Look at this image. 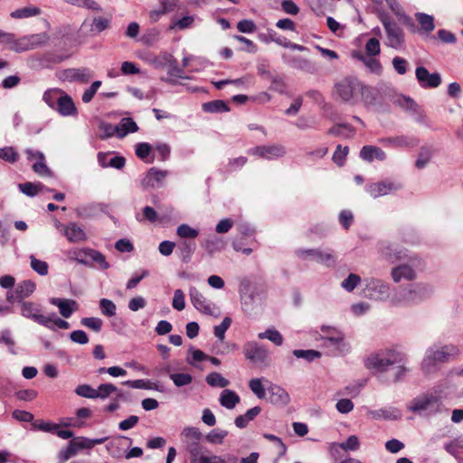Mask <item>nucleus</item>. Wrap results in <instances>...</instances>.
<instances>
[{
	"label": "nucleus",
	"instance_id": "nucleus-1",
	"mask_svg": "<svg viewBox=\"0 0 463 463\" xmlns=\"http://www.w3.org/2000/svg\"><path fill=\"white\" fill-rule=\"evenodd\" d=\"M459 354L458 348L454 345H441L434 343L429 346L422 358L420 368L425 375L437 373L444 364L450 362Z\"/></svg>",
	"mask_w": 463,
	"mask_h": 463
},
{
	"label": "nucleus",
	"instance_id": "nucleus-2",
	"mask_svg": "<svg viewBox=\"0 0 463 463\" xmlns=\"http://www.w3.org/2000/svg\"><path fill=\"white\" fill-rule=\"evenodd\" d=\"M360 97L366 108L377 110L383 109L388 102L402 107L405 101V97L402 94H398L392 87L386 86L384 89L379 90L364 83Z\"/></svg>",
	"mask_w": 463,
	"mask_h": 463
},
{
	"label": "nucleus",
	"instance_id": "nucleus-3",
	"mask_svg": "<svg viewBox=\"0 0 463 463\" xmlns=\"http://www.w3.org/2000/svg\"><path fill=\"white\" fill-rule=\"evenodd\" d=\"M21 315L28 319H31L37 324L50 329L55 330L56 328L68 329L70 324L57 317L55 313L49 315L42 314V307L39 304L32 301H20Z\"/></svg>",
	"mask_w": 463,
	"mask_h": 463
},
{
	"label": "nucleus",
	"instance_id": "nucleus-4",
	"mask_svg": "<svg viewBox=\"0 0 463 463\" xmlns=\"http://www.w3.org/2000/svg\"><path fill=\"white\" fill-rule=\"evenodd\" d=\"M403 360V354L395 348L381 350L372 354L364 360V366L369 370L376 372H386L391 366L401 364Z\"/></svg>",
	"mask_w": 463,
	"mask_h": 463
},
{
	"label": "nucleus",
	"instance_id": "nucleus-5",
	"mask_svg": "<svg viewBox=\"0 0 463 463\" xmlns=\"http://www.w3.org/2000/svg\"><path fill=\"white\" fill-rule=\"evenodd\" d=\"M363 83L355 77H346L335 84L334 93L341 101L350 105L358 103Z\"/></svg>",
	"mask_w": 463,
	"mask_h": 463
},
{
	"label": "nucleus",
	"instance_id": "nucleus-6",
	"mask_svg": "<svg viewBox=\"0 0 463 463\" xmlns=\"http://www.w3.org/2000/svg\"><path fill=\"white\" fill-rule=\"evenodd\" d=\"M404 239L402 236L392 240H381L376 243V250L382 260L396 264L404 256Z\"/></svg>",
	"mask_w": 463,
	"mask_h": 463
},
{
	"label": "nucleus",
	"instance_id": "nucleus-7",
	"mask_svg": "<svg viewBox=\"0 0 463 463\" xmlns=\"http://www.w3.org/2000/svg\"><path fill=\"white\" fill-rule=\"evenodd\" d=\"M242 353L245 358L254 364H269L270 352L263 344L257 341H248L243 345Z\"/></svg>",
	"mask_w": 463,
	"mask_h": 463
},
{
	"label": "nucleus",
	"instance_id": "nucleus-8",
	"mask_svg": "<svg viewBox=\"0 0 463 463\" xmlns=\"http://www.w3.org/2000/svg\"><path fill=\"white\" fill-rule=\"evenodd\" d=\"M321 339L324 341L323 346H328L329 345L334 346L335 350L340 354L348 353L350 350L349 345L345 340L344 333L336 327L330 326H322Z\"/></svg>",
	"mask_w": 463,
	"mask_h": 463
},
{
	"label": "nucleus",
	"instance_id": "nucleus-9",
	"mask_svg": "<svg viewBox=\"0 0 463 463\" xmlns=\"http://www.w3.org/2000/svg\"><path fill=\"white\" fill-rule=\"evenodd\" d=\"M295 255L302 260H314L328 268L335 265V257L331 250L299 248L295 250Z\"/></svg>",
	"mask_w": 463,
	"mask_h": 463
},
{
	"label": "nucleus",
	"instance_id": "nucleus-10",
	"mask_svg": "<svg viewBox=\"0 0 463 463\" xmlns=\"http://www.w3.org/2000/svg\"><path fill=\"white\" fill-rule=\"evenodd\" d=\"M441 404L439 396L434 393H426L415 398L410 406V410L419 414H433L440 410Z\"/></svg>",
	"mask_w": 463,
	"mask_h": 463
},
{
	"label": "nucleus",
	"instance_id": "nucleus-11",
	"mask_svg": "<svg viewBox=\"0 0 463 463\" xmlns=\"http://www.w3.org/2000/svg\"><path fill=\"white\" fill-rule=\"evenodd\" d=\"M202 437L201 431L195 427L184 428L181 432L182 441L191 457V463L203 453L200 444Z\"/></svg>",
	"mask_w": 463,
	"mask_h": 463
},
{
	"label": "nucleus",
	"instance_id": "nucleus-12",
	"mask_svg": "<svg viewBox=\"0 0 463 463\" xmlns=\"http://www.w3.org/2000/svg\"><path fill=\"white\" fill-rule=\"evenodd\" d=\"M415 19L418 22V25L407 16V28L411 33H417L425 39L429 38L436 27L434 16L426 13L417 12L415 14Z\"/></svg>",
	"mask_w": 463,
	"mask_h": 463
},
{
	"label": "nucleus",
	"instance_id": "nucleus-13",
	"mask_svg": "<svg viewBox=\"0 0 463 463\" xmlns=\"http://www.w3.org/2000/svg\"><path fill=\"white\" fill-rule=\"evenodd\" d=\"M402 188L401 182L392 179H384L381 182L371 183L365 185V191L373 198L391 194Z\"/></svg>",
	"mask_w": 463,
	"mask_h": 463
},
{
	"label": "nucleus",
	"instance_id": "nucleus-14",
	"mask_svg": "<svg viewBox=\"0 0 463 463\" xmlns=\"http://www.w3.org/2000/svg\"><path fill=\"white\" fill-rule=\"evenodd\" d=\"M75 260L77 262L86 266L97 265V267L101 269L109 268V264L106 260L105 256L101 252L90 248L80 250L76 254Z\"/></svg>",
	"mask_w": 463,
	"mask_h": 463
},
{
	"label": "nucleus",
	"instance_id": "nucleus-15",
	"mask_svg": "<svg viewBox=\"0 0 463 463\" xmlns=\"http://www.w3.org/2000/svg\"><path fill=\"white\" fill-rule=\"evenodd\" d=\"M248 154L266 160H275L283 157L287 154V149L283 145L270 144L251 147Z\"/></svg>",
	"mask_w": 463,
	"mask_h": 463
},
{
	"label": "nucleus",
	"instance_id": "nucleus-16",
	"mask_svg": "<svg viewBox=\"0 0 463 463\" xmlns=\"http://www.w3.org/2000/svg\"><path fill=\"white\" fill-rule=\"evenodd\" d=\"M432 287L426 283L407 284V305L418 304L431 297Z\"/></svg>",
	"mask_w": 463,
	"mask_h": 463
},
{
	"label": "nucleus",
	"instance_id": "nucleus-17",
	"mask_svg": "<svg viewBox=\"0 0 463 463\" xmlns=\"http://www.w3.org/2000/svg\"><path fill=\"white\" fill-rule=\"evenodd\" d=\"M365 295L374 300H383L388 296L389 286L385 282L378 279H364Z\"/></svg>",
	"mask_w": 463,
	"mask_h": 463
},
{
	"label": "nucleus",
	"instance_id": "nucleus-18",
	"mask_svg": "<svg viewBox=\"0 0 463 463\" xmlns=\"http://www.w3.org/2000/svg\"><path fill=\"white\" fill-rule=\"evenodd\" d=\"M415 75L419 85L425 90L438 88L441 82V75L435 71L430 73L424 66H418Z\"/></svg>",
	"mask_w": 463,
	"mask_h": 463
},
{
	"label": "nucleus",
	"instance_id": "nucleus-19",
	"mask_svg": "<svg viewBox=\"0 0 463 463\" xmlns=\"http://www.w3.org/2000/svg\"><path fill=\"white\" fill-rule=\"evenodd\" d=\"M381 21L386 30L389 45L393 48L400 47L403 37L402 30L387 15H381Z\"/></svg>",
	"mask_w": 463,
	"mask_h": 463
},
{
	"label": "nucleus",
	"instance_id": "nucleus-20",
	"mask_svg": "<svg viewBox=\"0 0 463 463\" xmlns=\"http://www.w3.org/2000/svg\"><path fill=\"white\" fill-rule=\"evenodd\" d=\"M45 41V34H32L20 38L18 40L15 39L14 44L11 46V49L15 51L16 52H22L24 51L33 49L34 47L43 43Z\"/></svg>",
	"mask_w": 463,
	"mask_h": 463
},
{
	"label": "nucleus",
	"instance_id": "nucleus-21",
	"mask_svg": "<svg viewBox=\"0 0 463 463\" xmlns=\"http://www.w3.org/2000/svg\"><path fill=\"white\" fill-rule=\"evenodd\" d=\"M267 392L269 395V402L277 406H286L290 402L288 392L279 385L269 383L267 386Z\"/></svg>",
	"mask_w": 463,
	"mask_h": 463
},
{
	"label": "nucleus",
	"instance_id": "nucleus-22",
	"mask_svg": "<svg viewBox=\"0 0 463 463\" xmlns=\"http://www.w3.org/2000/svg\"><path fill=\"white\" fill-rule=\"evenodd\" d=\"M92 77V72L88 68H71L64 70L61 72V78L70 82L87 83Z\"/></svg>",
	"mask_w": 463,
	"mask_h": 463
},
{
	"label": "nucleus",
	"instance_id": "nucleus-23",
	"mask_svg": "<svg viewBox=\"0 0 463 463\" xmlns=\"http://www.w3.org/2000/svg\"><path fill=\"white\" fill-rule=\"evenodd\" d=\"M239 458L233 454L217 455L211 451L203 453L197 458L194 459L193 463H238Z\"/></svg>",
	"mask_w": 463,
	"mask_h": 463
},
{
	"label": "nucleus",
	"instance_id": "nucleus-24",
	"mask_svg": "<svg viewBox=\"0 0 463 463\" xmlns=\"http://www.w3.org/2000/svg\"><path fill=\"white\" fill-rule=\"evenodd\" d=\"M50 303L57 307L60 314L65 318L71 317L79 308V305L74 299L52 298L50 299Z\"/></svg>",
	"mask_w": 463,
	"mask_h": 463
},
{
	"label": "nucleus",
	"instance_id": "nucleus-25",
	"mask_svg": "<svg viewBox=\"0 0 463 463\" xmlns=\"http://www.w3.org/2000/svg\"><path fill=\"white\" fill-rule=\"evenodd\" d=\"M60 115L63 117L76 116L78 114L77 108L71 96L66 94L64 91L61 93L58 99V104L54 108Z\"/></svg>",
	"mask_w": 463,
	"mask_h": 463
},
{
	"label": "nucleus",
	"instance_id": "nucleus-26",
	"mask_svg": "<svg viewBox=\"0 0 463 463\" xmlns=\"http://www.w3.org/2000/svg\"><path fill=\"white\" fill-rule=\"evenodd\" d=\"M425 269V261L415 253H407V280L414 279Z\"/></svg>",
	"mask_w": 463,
	"mask_h": 463
},
{
	"label": "nucleus",
	"instance_id": "nucleus-27",
	"mask_svg": "<svg viewBox=\"0 0 463 463\" xmlns=\"http://www.w3.org/2000/svg\"><path fill=\"white\" fill-rule=\"evenodd\" d=\"M359 156L367 163H372L374 160L383 162L386 159L385 152L381 147L373 145L364 146L360 150Z\"/></svg>",
	"mask_w": 463,
	"mask_h": 463
},
{
	"label": "nucleus",
	"instance_id": "nucleus-28",
	"mask_svg": "<svg viewBox=\"0 0 463 463\" xmlns=\"http://www.w3.org/2000/svg\"><path fill=\"white\" fill-rule=\"evenodd\" d=\"M25 154L29 161L37 160V162L33 163V169L36 174L40 175H45L50 174V169L44 162V155L42 152L27 148L25 149Z\"/></svg>",
	"mask_w": 463,
	"mask_h": 463
},
{
	"label": "nucleus",
	"instance_id": "nucleus-29",
	"mask_svg": "<svg viewBox=\"0 0 463 463\" xmlns=\"http://www.w3.org/2000/svg\"><path fill=\"white\" fill-rule=\"evenodd\" d=\"M189 296L194 307L204 314H212V305L203 295L195 288L190 287Z\"/></svg>",
	"mask_w": 463,
	"mask_h": 463
},
{
	"label": "nucleus",
	"instance_id": "nucleus-30",
	"mask_svg": "<svg viewBox=\"0 0 463 463\" xmlns=\"http://www.w3.org/2000/svg\"><path fill=\"white\" fill-rule=\"evenodd\" d=\"M407 112L411 118L419 125L430 127L427 116L422 108L418 105L411 98L407 96Z\"/></svg>",
	"mask_w": 463,
	"mask_h": 463
},
{
	"label": "nucleus",
	"instance_id": "nucleus-31",
	"mask_svg": "<svg viewBox=\"0 0 463 463\" xmlns=\"http://www.w3.org/2000/svg\"><path fill=\"white\" fill-rule=\"evenodd\" d=\"M353 58L361 61L369 72L380 76L383 73V66L379 60L375 56H365L359 52H354L352 53Z\"/></svg>",
	"mask_w": 463,
	"mask_h": 463
},
{
	"label": "nucleus",
	"instance_id": "nucleus-32",
	"mask_svg": "<svg viewBox=\"0 0 463 463\" xmlns=\"http://www.w3.org/2000/svg\"><path fill=\"white\" fill-rule=\"evenodd\" d=\"M167 175V171L151 168L146 177L142 181V185L145 188L155 187L161 185L163 180Z\"/></svg>",
	"mask_w": 463,
	"mask_h": 463
},
{
	"label": "nucleus",
	"instance_id": "nucleus-33",
	"mask_svg": "<svg viewBox=\"0 0 463 463\" xmlns=\"http://www.w3.org/2000/svg\"><path fill=\"white\" fill-rule=\"evenodd\" d=\"M241 402L240 396L232 390L224 389L219 397L220 404L227 410H232Z\"/></svg>",
	"mask_w": 463,
	"mask_h": 463
},
{
	"label": "nucleus",
	"instance_id": "nucleus-34",
	"mask_svg": "<svg viewBox=\"0 0 463 463\" xmlns=\"http://www.w3.org/2000/svg\"><path fill=\"white\" fill-rule=\"evenodd\" d=\"M64 235L71 242L76 243L86 240V233L81 227L75 222H71L64 230Z\"/></svg>",
	"mask_w": 463,
	"mask_h": 463
},
{
	"label": "nucleus",
	"instance_id": "nucleus-35",
	"mask_svg": "<svg viewBox=\"0 0 463 463\" xmlns=\"http://www.w3.org/2000/svg\"><path fill=\"white\" fill-rule=\"evenodd\" d=\"M35 288L36 284L33 280L26 279L19 283L15 288V298L18 299V303L30 297Z\"/></svg>",
	"mask_w": 463,
	"mask_h": 463
},
{
	"label": "nucleus",
	"instance_id": "nucleus-36",
	"mask_svg": "<svg viewBox=\"0 0 463 463\" xmlns=\"http://www.w3.org/2000/svg\"><path fill=\"white\" fill-rule=\"evenodd\" d=\"M269 381L264 377L253 378L249 382L250 391L259 398L264 399L266 397L267 386L269 385Z\"/></svg>",
	"mask_w": 463,
	"mask_h": 463
},
{
	"label": "nucleus",
	"instance_id": "nucleus-37",
	"mask_svg": "<svg viewBox=\"0 0 463 463\" xmlns=\"http://www.w3.org/2000/svg\"><path fill=\"white\" fill-rule=\"evenodd\" d=\"M164 60L165 61V64L168 65L167 74L169 77H175L178 79H188V77H186L184 74L183 69H181L178 66V62L173 55L165 53L164 55Z\"/></svg>",
	"mask_w": 463,
	"mask_h": 463
},
{
	"label": "nucleus",
	"instance_id": "nucleus-38",
	"mask_svg": "<svg viewBox=\"0 0 463 463\" xmlns=\"http://www.w3.org/2000/svg\"><path fill=\"white\" fill-rule=\"evenodd\" d=\"M261 412L260 406H255L248 410L243 415H239L234 420V424L239 429H244L248 423L253 420Z\"/></svg>",
	"mask_w": 463,
	"mask_h": 463
},
{
	"label": "nucleus",
	"instance_id": "nucleus-39",
	"mask_svg": "<svg viewBox=\"0 0 463 463\" xmlns=\"http://www.w3.org/2000/svg\"><path fill=\"white\" fill-rule=\"evenodd\" d=\"M118 126V137L123 138L129 133H135L138 130L137 123L131 118H123Z\"/></svg>",
	"mask_w": 463,
	"mask_h": 463
},
{
	"label": "nucleus",
	"instance_id": "nucleus-40",
	"mask_svg": "<svg viewBox=\"0 0 463 463\" xmlns=\"http://www.w3.org/2000/svg\"><path fill=\"white\" fill-rule=\"evenodd\" d=\"M354 128L347 123L336 124L330 128L327 131L328 135L348 138L354 134Z\"/></svg>",
	"mask_w": 463,
	"mask_h": 463
},
{
	"label": "nucleus",
	"instance_id": "nucleus-41",
	"mask_svg": "<svg viewBox=\"0 0 463 463\" xmlns=\"http://www.w3.org/2000/svg\"><path fill=\"white\" fill-rule=\"evenodd\" d=\"M202 108L207 113H222L230 110L229 105L222 99L205 102L202 105Z\"/></svg>",
	"mask_w": 463,
	"mask_h": 463
},
{
	"label": "nucleus",
	"instance_id": "nucleus-42",
	"mask_svg": "<svg viewBox=\"0 0 463 463\" xmlns=\"http://www.w3.org/2000/svg\"><path fill=\"white\" fill-rule=\"evenodd\" d=\"M259 339H268L277 346L283 345L284 338L280 332L273 327L268 328L264 332L258 334Z\"/></svg>",
	"mask_w": 463,
	"mask_h": 463
},
{
	"label": "nucleus",
	"instance_id": "nucleus-43",
	"mask_svg": "<svg viewBox=\"0 0 463 463\" xmlns=\"http://www.w3.org/2000/svg\"><path fill=\"white\" fill-rule=\"evenodd\" d=\"M18 187H19V190L23 194H24L27 196H31V197L35 196L36 194H38L39 192H41L43 190H46L48 192H52V189L46 188L41 183L33 184L31 182H26V183H24V184H20L18 185Z\"/></svg>",
	"mask_w": 463,
	"mask_h": 463
},
{
	"label": "nucleus",
	"instance_id": "nucleus-44",
	"mask_svg": "<svg viewBox=\"0 0 463 463\" xmlns=\"http://www.w3.org/2000/svg\"><path fill=\"white\" fill-rule=\"evenodd\" d=\"M41 14L40 8L29 5L20 9H16L11 13V17L14 19H24L39 15Z\"/></svg>",
	"mask_w": 463,
	"mask_h": 463
},
{
	"label": "nucleus",
	"instance_id": "nucleus-45",
	"mask_svg": "<svg viewBox=\"0 0 463 463\" xmlns=\"http://www.w3.org/2000/svg\"><path fill=\"white\" fill-rule=\"evenodd\" d=\"M79 452L76 446V439H71L68 446L61 449L58 455L59 463H64Z\"/></svg>",
	"mask_w": 463,
	"mask_h": 463
},
{
	"label": "nucleus",
	"instance_id": "nucleus-46",
	"mask_svg": "<svg viewBox=\"0 0 463 463\" xmlns=\"http://www.w3.org/2000/svg\"><path fill=\"white\" fill-rule=\"evenodd\" d=\"M205 381L212 387L226 388L230 384V381L217 372L209 373Z\"/></svg>",
	"mask_w": 463,
	"mask_h": 463
},
{
	"label": "nucleus",
	"instance_id": "nucleus-47",
	"mask_svg": "<svg viewBox=\"0 0 463 463\" xmlns=\"http://www.w3.org/2000/svg\"><path fill=\"white\" fill-rule=\"evenodd\" d=\"M204 248L209 254L221 251L224 248V242L216 236L209 237L204 242Z\"/></svg>",
	"mask_w": 463,
	"mask_h": 463
},
{
	"label": "nucleus",
	"instance_id": "nucleus-48",
	"mask_svg": "<svg viewBox=\"0 0 463 463\" xmlns=\"http://www.w3.org/2000/svg\"><path fill=\"white\" fill-rule=\"evenodd\" d=\"M61 93H62V90L60 89L47 90L43 93V99L50 108L54 109L58 104V99L60 98Z\"/></svg>",
	"mask_w": 463,
	"mask_h": 463
},
{
	"label": "nucleus",
	"instance_id": "nucleus-49",
	"mask_svg": "<svg viewBox=\"0 0 463 463\" xmlns=\"http://www.w3.org/2000/svg\"><path fill=\"white\" fill-rule=\"evenodd\" d=\"M111 23V17H95L92 21L90 31L95 33H101L108 29Z\"/></svg>",
	"mask_w": 463,
	"mask_h": 463
},
{
	"label": "nucleus",
	"instance_id": "nucleus-50",
	"mask_svg": "<svg viewBox=\"0 0 463 463\" xmlns=\"http://www.w3.org/2000/svg\"><path fill=\"white\" fill-rule=\"evenodd\" d=\"M117 391L118 388L112 383H101L95 389V399L99 398L105 400Z\"/></svg>",
	"mask_w": 463,
	"mask_h": 463
},
{
	"label": "nucleus",
	"instance_id": "nucleus-51",
	"mask_svg": "<svg viewBox=\"0 0 463 463\" xmlns=\"http://www.w3.org/2000/svg\"><path fill=\"white\" fill-rule=\"evenodd\" d=\"M228 431L220 429L212 430L205 437L206 440L211 444H222L223 439L227 437Z\"/></svg>",
	"mask_w": 463,
	"mask_h": 463
},
{
	"label": "nucleus",
	"instance_id": "nucleus-52",
	"mask_svg": "<svg viewBox=\"0 0 463 463\" xmlns=\"http://www.w3.org/2000/svg\"><path fill=\"white\" fill-rule=\"evenodd\" d=\"M0 159L14 164L19 159V154L13 146H5L0 148Z\"/></svg>",
	"mask_w": 463,
	"mask_h": 463
},
{
	"label": "nucleus",
	"instance_id": "nucleus-53",
	"mask_svg": "<svg viewBox=\"0 0 463 463\" xmlns=\"http://www.w3.org/2000/svg\"><path fill=\"white\" fill-rule=\"evenodd\" d=\"M170 379L176 387L187 386L193 382V376L186 373H170Z\"/></svg>",
	"mask_w": 463,
	"mask_h": 463
},
{
	"label": "nucleus",
	"instance_id": "nucleus-54",
	"mask_svg": "<svg viewBox=\"0 0 463 463\" xmlns=\"http://www.w3.org/2000/svg\"><path fill=\"white\" fill-rule=\"evenodd\" d=\"M432 156V150L430 147H421L419 153L418 158L415 162V166L418 169L424 168L427 164L430 161Z\"/></svg>",
	"mask_w": 463,
	"mask_h": 463
},
{
	"label": "nucleus",
	"instance_id": "nucleus-55",
	"mask_svg": "<svg viewBox=\"0 0 463 463\" xmlns=\"http://www.w3.org/2000/svg\"><path fill=\"white\" fill-rule=\"evenodd\" d=\"M31 268L39 275L45 276L48 274L49 266L46 261L38 260L34 255L30 256Z\"/></svg>",
	"mask_w": 463,
	"mask_h": 463
},
{
	"label": "nucleus",
	"instance_id": "nucleus-56",
	"mask_svg": "<svg viewBox=\"0 0 463 463\" xmlns=\"http://www.w3.org/2000/svg\"><path fill=\"white\" fill-rule=\"evenodd\" d=\"M99 308L101 314L109 317L115 316L117 312L115 303L108 298H101L99 300Z\"/></svg>",
	"mask_w": 463,
	"mask_h": 463
},
{
	"label": "nucleus",
	"instance_id": "nucleus-57",
	"mask_svg": "<svg viewBox=\"0 0 463 463\" xmlns=\"http://www.w3.org/2000/svg\"><path fill=\"white\" fill-rule=\"evenodd\" d=\"M294 356L297 358H302L305 359L307 362H312L315 359L321 357V353L317 350H301V349H296L293 351Z\"/></svg>",
	"mask_w": 463,
	"mask_h": 463
},
{
	"label": "nucleus",
	"instance_id": "nucleus-58",
	"mask_svg": "<svg viewBox=\"0 0 463 463\" xmlns=\"http://www.w3.org/2000/svg\"><path fill=\"white\" fill-rule=\"evenodd\" d=\"M176 234L180 238L194 239L198 236L199 232H198V230L192 228L188 224L183 223L177 227Z\"/></svg>",
	"mask_w": 463,
	"mask_h": 463
},
{
	"label": "nucleus",
	"instance_id": "nucleus-59",
	"mask_svg": "<svg viewBox=\"0 0 463 463\" xmlns=\"http://www.w3.org/2000/svg\"><path fill=\"white\" fill-rule=\"evenodd\" d=\"M287 63L291 68L301 71H309L311 68L309 61L300 56L291 57L288 61H287Z\"/></svg>",
	"mask_w": 463,
	"mask_h": 463
},
{
	"label": "nucleus",
	"instance_id": "nucleus-60",
	"mask_svg": "<svg viewBox=\"0 0 463 463\" xmlns=\"http://www.w3.org/2000/svg\"><path fill=\"white\" fill-rule=\"evenodd\" d=\"M80 324L83 326H86L87 328H90V329L93 330L94 332L99 333L101 331V328L103 326V321L100 318L94 317H83L80 320Z\"/></svg>",
	"mask_w": 463,
	"mask_h": 463
},
{
	"label": "nucleus",
	"instance_id": "nucleus-61",
	"mask_svg": "<svg viewBox=\"0 0 463 463\" xmlns=\"http://www.w3.org/2000/svg\"><path fill=\"white\" fill-rule=\"evenodd\" d=\"M0 343L5 344L8 347V351L12 354H16V351L14 349L15 342L12 336V333L9 329H4L0 333Z\"/></svg>",
	"mask_w": 463,
	"mask_h": 463
},
{
	"label": "nucleus",
	"instance_id": "nucleus-62",
	"mask_svg": "<svg viewBox=\"0 0 463 463\" xmlns=\"http://www.w3.org/2000/svg\"><path fill=\"white\" fill-rule=\"evenodd\" d=\"M368 414L373 420H391L396 417L393 411L387 409L372 410Z\"/></svg>",
	"mask_w": 463,
	"mask_h": 463
},
{
	"label": "nucleus",
	"instance_id": "nucleus-63",
	"mask_svg": "<svg viewBox=\"0 0 463 463\" xmlns=\"http://www.w3.org/2000/svg\"><path fill=\"white\" fill-rule=\"evenodd\" d=\"M360 282H361L360 276H358L357 274L351 273L347 276L346 279H345L342 281L341 286L347 292H352Z\"/></svg>",
	"mask_w": 463,
	"mask_h": 463
},
{
	"label": "nucleus",
	"instance_id": "nucleus-64",
	"mask_svg": "<svg viewBox=\"0 0 463 463\" xmlns=\"http://www.w3.org/2000/svg\"><path fill=\"white\" fill-rule=\"evenodd\" d=\"M231 324H232V318L229 317H225L220 325L214 326V335L220 341H222L224 339L225 332L228 330Z\"/></svg>",
	"mask_w": 463,
	"mask_h": 463
}]
</instances>
